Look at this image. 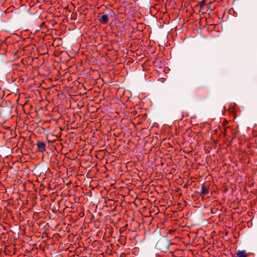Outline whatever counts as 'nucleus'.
<instances>
[{
  "label": "nucleus",
  "mask_w": 257,
  "mask_h": 257,
  "mask_svg": "<svg viewBox=\"0 0 257 257\" xmlns=\"http://www.w3.org/2000/svg\"><path fill=\"white\" fill-rule=\"evenodd\" d=\"M97 17L101 24H106L109 21V18L107 15L104 13H99Z\"/></svg>",
  "instance_id": "obj_1"
},
{
  "label": "nucleus",
  "mask_w": 257,
  "mask_h": 257,
  "mask_svg": "<svg viewBox=\"0 0 257 257\" xmlns=\"http://www.w3.org/2000/svg\"><path fill=\"white\" fill-rule=\"evenodd\" d=\"M206 5V2L205 1H202L199 3V6L200 7L202 8L204 7Z\"/></svg>",
  "instance_id": "obj_5"
},
{
  "label": "nucleus",
  "mask_w": 257,
  "mask_h": 257,
  "mask_svg": "<svg viewBox=\"0 0 257 257\" xmlns=\"http://www.w3.org/2000/svg\"><path fill=\"white\" fill-rule=\"evenodd\" d=\"M209 193L210 190L209 187L205 185H202L201 186V196L202 198L204 197H207V198L209 197L208 195L209 194Z\"/></svg>",
  "instance_id": "obj_2"
},
{
  "label": "nucleus",
  "mask_w": 257,
  "mask_h": 257,
  "mask_svg": "<svg viewBox=\"0 0 257 257\" xmlns=\"http://www.w3.org/2000/svg\"><path fill=\"white\" fill-rule=\"evenodd\" d=\"M238 257H247V254L245 250H238L236 252Z\"/></svg>",
  "instance_id": "obj_4"
},
{
  "label": "nucleus",
  "mask_w": 257,
  "mask_h": 257,
  "mask_svg": "<svg viewBox=\"0 0 257 257\" xmlns=\"http://www.w3.org/2000/svg\"><path fill=\"white\" fill-rule=\"evenodd\" d=\"M36 145L38 147V151L40 152H44L46 151V144L45 143L41 142L40 141L38 140L37 141Z\"/></svg>",
  "instance_id": "obj_3"
}]
</instances>
